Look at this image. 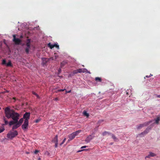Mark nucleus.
I'll use <instances>...</instances> for the list:
<instances>
[{
  "label": "nucleus",
  "mask_w": 160,
  "mask_h": 160,
  "mask_svg": "<svg viewBox=\"0 0 160 160\" xmlns=\"http://www.w3.org/2000/svg\"><path fill=\"white\" fill-rule=\"evenodd\" d=\"M67 63V62L66 61H63L61 63L60 67L62 68Z\"/></svg>",
  "instance_id": "nucleus-14"
},
{
  "label": "nucleus",
  "mask_w": 160,
  "mask_h": 160,
  "mask_svg": "<svg viewBox=\"0 0 160 160\" xmlns=\"http://www.w3.org/2000/svg\"><path fill=\"white\" fill-rule=\"evenodd\" d=\"M95 80L97 81H98L101 82L102 81L101 78L99 77H96L95 78Z\"/></svg>",
  "instance_id": "nucleus-20"
},
{
  "label": "nucleus",
  "mask_w": 160,
  "mask_h": 160,
  "mask_svg": "<svg viewBox=\"0 0 160 160\" xmlns=\"http://www.w3.org/2000/svg\"><path fill=\"white\" fill-rule=\"evenodd\" d=\"M1 109V108L0 107V110Z\"/></svg>",
  "instance_id": "nucleus-47"
},
{
  "label": "nucleus",
  "mask_w": 160,
  "mask_h": 160,
  "mask_svg": "<svg viewBox=\"0 0 160 160\" xmlns=\"http://www.w3.org/2000/svg\"><path fill=\"white\" fill-rule=\"evenodd\" d=\"M93 137L91 135H90L88 136L85 139V141L87 142H89L91 140L93 139Z\"/></svg>",
  "instance_id": "nucleus-10"
},
{
  "label": "nucleus",
  "mask_w": 160,
  "mask_h": 160,
  "mask_svg": "<svg viewBox=\"0 0 160 160\" xmlns=\"http://www.w3.org/2000/svg\"><path fill=\"white\" fill-rule=\"evenodd\" d=\"M66 93H70L71 92V90H70L69 91H67L66 90Z\"/></svg>",
  "instance_id": "nucleus-37"
},
{
  "label": "nucleus",
  "mask_w": 160,
  "mask_h": 160,
  "mask_svg": "<svg viewBox=\"0 0 160 160\" xmlns=\"http://www.w3.org/2000/svg\"><path fill=\"white\" fill-rule=\"evenodd\" d=\"M2 64L3 65H6L7 63H6V61L5 59L2 60Z\"/></svg>",
  "instance_id": "nucleus-25"
},
{
  "label": "nucleus",
  "mask_w": 160,
  "mask_h": 160,
  "mask_svg": "<svg viewBox=\"0 0 160 160\" xmlns=\"http://www.w3.org/2000/svg\"><path fill=\"white\" fill-rule=\"evenodd\" d=\"M152 74H150V76H148V75L146 76V77L147 78H149L151 76H152Z\"/></svg>",
  "instance_id": "nucleus-36"
},
{
  "label": "nucleus",
  "mask_w": 160,
  "mask_h": 160,
  "mask_svg": "<svg viewBox=\"0 0 160 160\" xmlns=\"http://www.w3.org/2000/svg\"><path fill=\"white\" fill-rule=\"evenodd\" d=\"M83 114L85 116H86L87 117H88L89 116V114L86 111H84L83 112Z\"/></svg>",
  "instance_id": "nucleus-17"
},
{
  "label": "nucleus",
  "mask_w": 160,
  "mask_h": 160,
  "mask_svg": "<svg viewBox=\"0 0 160 160\" xmlns=\"http://www.w3.org/2000/svg\"><path fill=\"white\" fill-rule=\"evenodd\" d=\"M112 138L114 139V140L115 141H118V139L113 134L112 135Z\"/></svg>",
  "instance_id": "nucleus-19"
},
{
  "label": "nucleus",
  "mask_w": 160,
  "mask_h": 160,
  "mask_svg": "<svg viewBox=\"0 0 160 160\" xmlns=\"http://www.w3.org/2000/svg\"><path fill=\"white\" fill-rule=\"evenodd\" d=\"M127 94H128V92H127Z\"/></svg>",
  "instance_id": "nucleus-46"
},
{
  "label": "nucleus",
  "mask_w": 160,
  "mask_h": 160,
  "mask_svg": "<svg viewBox=\"0 0 160 160\" xmlns=\"http://www.w3.org/2000/svg\"><path fill=\"white\" fill-rule=\"evenodd\" d=\"M6 65L7 67H12V65L11 63V61L10 60H9V62L7 63Z\"/></svg>",
  "instance_id": "nucleus-15"
},
{
  "label": "nucleus",
  "mask_w": 160,
  "mask_h": 160,
  "mask_svg": "<svg viewBox=\"0 0 160 160\" xmlns=\"http://www.w3.org/2000/svg\"><path fill=\"white\" fill-rule=\"evenodd\" d=\"M160 120V117H158L155 120V122L157 124H158Z\"/></svg>",
  "instance_id": "nucleus-21"
},
{
  "label": "nucleus",
  "mask_w": 160,
  "mask_h": 160,
  "mask_svg": "<svg viewBox=\"0 0 160 160\" xmlns=\"http://www.w3.org/2000/svg\"><path fill=\"white\" fill-rule=\"evenodd\" d=\"M58 57V56L57 55H55V56L52 58V59H56Z\"/></svg>",
  "instance_id": "nucleus-28"
},
{
  "label": "nucleus",
  "mask_w": 160,
  "mask_h": 160,
  "mask_svg": "<svg viewBox=\"0 0 160 160\" xmlns=\"http://www.w3.org/2000/svg\"><path fill=\"white\" fill-rule=\"evenodd\" d=\"M52 142L55 143V147H57L58 145V135H56L53 139L52 140Z\"/></svg>",
  "instance_id": "nucleus-8"
},
{
  "label": "nucleus",
  "mask_w": 160,
  "mask_h": 160,
  "mask_svg": "<svg viewBox=\"0 0 160 160\" xmlns=\"http://www.w3.org/2000/svg\"><path fill=\"white\" fill-rule=\"evenodd\" d=\"M31 40L30 39H28L26 43L27 47L30 48Z\"/></svg>",
  "instance_id": "nucleus-13"
},
{
  "label": "nucleus",
  "mask_w": 160,
  "mask_h": 160,
  "mask_svg": "<svg viewBox=\"0 0 160 160\" xmlns=\"http://www.w3.org/2000/svg\"><path fill=\"white\" fill-rule=\"evenodd\" d=\"M3 120L5 123L4 124L5 125H7L8 123V121L5 118H4Z\"/></svg>",
  "instance_id": "nucleus-22"
},
{
  "label": "nucleus",
  "mask_w": 160,
  "mask_h": 160,
  "mask_svg": "<svg viewBox=\"0 0 160 160\" xmlns=\"http://www.w3.org/2000/svg\"><path fill=\"white\" fill-rule=\"evenodd\" d=\"M78 70V73H81V72H82V69H77Z\"/></svg>",
  "instance_id": "nucleus-30"
},
{
  "label": "nucleus",
  "mask_w": 160,
  "mask_h": 160,
  "mask_svg": "<svg viewBox=\"0 0 160 160\" xmlns=\"http://www.w3.org/2000/svg\"><path fill=\"white\" fill-rule=\"evenodd\" d=\"M53 45L54 47H55L58 49H59V45L57 43L54 44Z\"/></svg>",
  "instance_id": "nucleus-23"
},
{
  "label": "nucleus",
  "mask_w": 160,
  "mask_h": 160,
  "mask_svg": "<svg viewBox=\"0 0 160 160\" xmlns=\"http://www.w3.org/2000/svg\"><path fill=\"white\" fill-rule=\"evenodd\" d=\"M149 153V154L148 155L145 157V159H146L147 158H149L151 157H153L154 156H156V154L152 152H150Z\"/></svg>",
  "instance_id": "nucleus-9"
},
{
  "label": "nucleus",
  "mask_w": 160,
  "mask_h": 160,
  "mask_svg": "<svg viewBox=\"0 0 160 160\" xmlns=\"http://www.w3.org/2000/svg\"><path fill=\"white\" fill-rule=\"evenodd\" d=\"M66 138H64V139L63 140L62 142L60 144V145H62V144H63V143L64 142H65V141H66Z\"/></svg>",
  "instance_id": "nucleus-32"
},
{
  "label": "nucleus",
  "mask_w": 160,
  "mask_h": 160,
  "mask_svg": "<svg viewBox=\"0 0 160 160\" xmlns=\"http://www.w3.org/2000/svg\"><path fill=\"white\" fill-rule=\"evenodd\" d=\"M20 38H23V36H22V35H21V36H20Z\"/></svg>",
  "instance_id": "nucleus-42"
},
{
  "label": "nucleus",
  "mask_w": 160,
  "mask_h": 160,
  "mask_svg": "<svg viewBox=\"0 0 160 160\" xmlns=\"http://www.w3.org/2000/svg\"><path fill=\"white\" fill-rule=\"evenodd\" d=\"M55 100H56V101L58 100V98H55Z\"/></svg>",
  "instance_id": "nucleus-40"
},
{
  "label": "nucleus",
  "mask_w": 160,
  "mask_h": 160,
  "mask_svg": "<svg viewBox=\"0 0 160 160\" xmlns=\"http://www.w3.org/2000/svg\"><path fill=\"white\" fill-rule=\"evenodd\" d=\"M30 116V113L29 112H26L23 116V118L25 119V120H27L28 121V120L29 119Z\"/></svg>",
  "instance_id": "nucleus-7"
},
{
  "label": "nucleus",
  "mask_w": 160,
  "mask_h": 160,
  "mask_svg": "<svg viewBox=\"0 0 160 160\" xmlns=\"http://www.w3.org/2000/svg\"><path fill=\"white\" fill-rule=\"evenodd\" d=\"M78 70H74L73 71V73L74 74H77V73H78Z\"/></svg>",
  "instance_id": "nucleus-31"
},
{
  "label": "nucleus",
  "mask_w": 160,
  "mask_h": 160,
  "mask_svg": "<svg viewBox=\"0 0 160 160\" xmlns=\"http://www.w3.org/2000/svg\"><path fill=\"white\" fill-rule=\"evenodd\" d=\"M87 147V146H84L82 147L81 148H86Z\"/></svg>",
  "instance_id": "nucleus-38"
},
{
  "label": "nucleus",
  "mask_w": 160,
  "mask_h": 160,
  "mask_svg": "<svg viewBox=\"0 0 160 160\" xmlns=\"http://www.w3.org/2000/svg\"><path fill=\"white\" fill-rule=\"evenodd\" d=\"M26 154H29V152H26Z\"/></svg>",
  "instance_id": "nucleus-44"
},
{
  "label": "nucleus",
  "mask_w": 160,
  "mask_h": 160,
  "mask_svg": "<svg viewBox=\"0 0 160 160\" xmlns=\"http://www.w3.org/2000/svg\"><path fill=\"white\" fill-rule=\"evenodd\" d=\"M13 99H14V100H15V101L16 100V98H15V97H13Z\"/></svg>",
  "instance_id": "nucleus-41"
},
{
  "label": "nucleus",
  "mask_w": 160,
  "mask_h": 160,
  "mask_svg": "<svg viewBox=\"0 0 160 160\" xmlns=\"http://www.w3.org/2000/svg\"><path fill=\"white\" fill-rule=\"evenodd\" d=\"M61 68H59L58 70V72L59 73H60L61 72Z\"/></svg>",
  "instance_id": "nucleus-39"
},
{
  "label": "nucleus",
  "mask_w": 160,
  "mask_h": 160,
  "mask_svg": "<svg viewBox=\"0 0 160 160\" xmlns=\"http://www.w3.org/2000/svg\"><path fill=\"white\" fill-rule=\"evenodd\" d=\"M82 72H86L87 71V70L85 68L82 69Z\"/></svg>",
  "instance_id": "nucleus-27"
},
{
  "label": "nucleus",
  "mask_w": 160,
  "mask_h": 160,
  "mask_svg": "<svg viewBox=\"0 0 160 160\" xmlns=\"http://www.w3.org/2000/svg\"><path fill=\"white\" fill-rule=\"evenodd\" d=\"M39 152V151L38 150H36L34 152V153L35 154H37L38 152Z\"/></svg>",
  "instance_id": "nucleus-35"
},
{
  "label": "nucleus",
  "mask_w": 160,
  "mask_h": 160,
  "mask_svg": "<svg viewBox=\"0 0 160 160\" xmlns=\"http://www.w3.org/2000/svg\"><path fill=\"white\" fill-rule=\"evenodd\" d=\"M157 97L158 98H160V95H157Z\"/></svg>",
  "instance_id": "nucleus-43"
},
{
  "label": "nucleus",
  "mask_w": 160,
  "mask_h": 160,
  "mask_svg": "<svg viewBox=\"0 0 160 160\" xmlns=\"http://www.w3.org/2000/svg\"><path fill=\"white\" fill-rule=\"evenodd\" d=\"M47 46L51 49H52L54 48L53 45L51 44L50 43H48Z\"/></svg>",
  "instance_id": "nucleus-16"
},
{
  "label": "nucleus",
  "mask_w": 160,
  "mask_h": 160,
  "mask_svg": "<svg viewBox=\"0 0 160 160\" xmlns=\"http://www.w3.org/2000/svg\"><path fill=\"white\" fill-rule=\"evenodd\" d=\"M5 130V129L4 128H3L2 129H0V133L2 132H3L4 131V130Z\"/></svg>",
  "instance_id": "nucleus-34"
},
{
  "label": "nucleus",
  "mask_w": 160,
  "mask_h": 160,
  "mask_svg": "<svg viewBox=\"0 0 160 160\" xmlns=\"http://www.w3.org/2000/svg\"><path fill=\"white\" fill-rule=\"evenodd\" d=\"M150 129V128H148L143 132L141 133L140 135H144L147 134L149 132V131Z\"/></svg>",
  "instance_id": "nucleus-11"
},
{
  "label": "nucleus",
  "mask_w": 160,
  "mask_h": 160,
  "mask_svg": "<svg viewBox=\"0 0 160 160\" xmlns=\"http://www.w3.org/2000/svg\"><path fill=\"white\" fill-rule=\"evenodd\" d=\"M6 117L8 118H12L13 120L11 121L9 123V126L13 125L12 130H15L19 127L23 122L24 118H21L18 120L20 115L16 112L13 109H11L8 107H7L5 109Z\"/></svg>",
  "instance_id": "nucleus-1"
},
{
  "label": "nucleus",
  "mask_w": 160,
  "mask_h": 160,
  "mask_svg": "<svg viewBox=\"0 0 160 160\" xmlns=\"http://www.w3.org/2000/svg\"><path fill=\"white\" fill-rule=\"evenodd\" d=\"M151 122V121H149V122H145L143 124H140L138 126V129H141L144 126H146L148 125H149V124L150 122Z\"/></svg>",
  "instance_id": "nucleus-6"
},
{
  "label": "nucleus",
  "mask_w": 160,
  "mask_h": 160,
  "mask_svg": "<svg viewBox=\"0 0 160 160\" xmlns=\"http://www.w3.org/2000/svg\"><path fill=\"white\" fill-rule=\"evenodd\" d=\"M65 90V89H60L58 90V92H62L64 91Z\"/></svg>",
  "instance_id": "nucleus-33"
},
{
  "label": "nucleus",
  "mask_w": 160,
  "mask_h": 160,
  "mask_svg": "<svg viewBox=\"0 0 160 160\" xmlns=\"http://www.w3.org/2000/svg\"><path fill=\"white\" fill-rule=\"evenodd\" d=\"M28 121L27 119L24 120V123L22 126V128L23 130H25L28 129Z\"/></svg>",
  "instance_id": "nucleus-5"
},
{
  "label": "nucleus",
  "mask_w": 160,
  "mask_h": 160,
  "mask_svg": "<svg viewBox=\"0 0 160 160\" xmlns=\"http://www.w3.org/2000/svg\"><path fill=\"white\" fill-rule=\"evenodd\" d=\"M32 93L33 95H36L38 98H39V96L37 94V93H36L35 92H32Z\"/></svg>",
  "instance_id": "nucleus-26"
},
{
  "label": "nucleus",
  "mask_w": 160,
  "mask_h": 160,
  "mask_svg": "<svg viewBox=\"0 0 160 160\" xmlns=\"http://www.w3.org/2000/svg\"><path fill=\"white\" fill-rule=\"evenodd\" d=\"M18 134V132L16 130L10 131L7 134V137L10 139H12Z\"/></svg>",
  "instance_id": "nucleus-2"
},
{
  "label": "nucleus",
  "mask_w": 160,
  "mask_h": 160,
  "mask_svg": "<svg viewBox=\"0 0 160 160\" xmlns=\"http://www.w3.org/2000/svg\"><path fill=\"white\" fill-rule=\"evenodd\" d=\"M13 41L14 42L15 44L16 45H20V44L22 40L20 39L17 38L16 37L15 35H13Z\"/></svg>",
  "instance_id": "nucleus-4"
},
{
  "label": "nucleus",
  "mask_w": 160,
  "mask_h": 160,
  "mask_svg": "<svg viewBox=\"0 0 160 160\" xmlns=\"http://www.w3.org/2000/svg\"><path fill=\"white\" fill-rule=\"evenodd\" d=\"M107 134H110L109 132L105 131L102 133V135L103 136H105Z\"/></svg>",
  "instance_id": "nucleus-24"
},
{
  "label": "nucleus",
  "mask_w": 160,
  "mask_h": 160,
  "mask_svg": "<svg viewBox=\"0 0 160 160\" xmlns=\"http://www.w3.org/2000/svg\"><path fill=\"white\" fill-rule=\"evenodd\" d=\"M42 63L43 65H45L46 64L48 60V58H42Z\"/></svg>",
  "instance_id": "nucleus-12"
},
{
  "label": "nucleus",
  "mask_w": 160,
  "mask_h": 160,
  "mask_svg": "<svg viewBox=\"0 0 160 160\" xmlns=\"http://www.w3.org/2000/svg\"><path fill=\"white\" fill-rule=\"evenodd\" d=\"M41 119H38L37 120H36L35 121V122H36V123H38L39 121H41Z\"/></svg>",
  "instance_id": "nucleus-29"
},
{
  "label": "nucleus",
  "mask_w": 160,
  "mask_h": 160,
  "mask_svg": "<svg viewBox=\"0 0 160 160\" xmlns=\"http://www.w3.org/2000/svg\"><path fill=\"white\" fill-rule=\"evenodd\" d=\"M103 121L102 120H100L99 121V122H103Z\"/></svg>",
  "instance_id": "nucleus-45"
},
{
  "label": "nucleus",
  "mask_w": 160,
  "mask_h": 160,
  "mask_svg": "<svg viewBox=\"0 0 160 160\" xmlns=\"http://www.w3.org/2000/svg\"><path fill=\"white\" fill-rule=\"evenodd\" d=\"M30 48L27 47L25 48V51L27 54H28L29 53V51Z\"/></svg>",
  "instance_id": "nucleus-18"
},
{
  "label": "nucleus",
  "mask_w": 160,
  "mask_h": 160,
  "mask_svg": "<svg viewBox=\"0 0 160 160\" xmlns=\"http://www.w3.org/2000/svg\"><path fill=\"white\" fill-rule=\"evenodd\" d=\"M81 132V130H79L71 133L68 136L69 139L68 140V141H69L73 139L76 136L78 133Z\"/></svg>",
  "instance_id": "nucleus-3"
}]
</instances>
